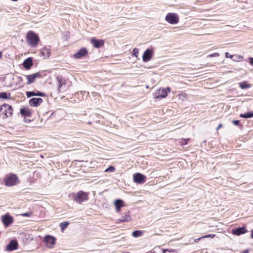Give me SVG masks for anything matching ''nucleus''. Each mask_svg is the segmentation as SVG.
<instances>
[{
  "label": "nucleus",
  "instance_id": "nucleus-1",
  "mask_svg": "<svg viewBox=\"0 0 253 253\" xmlns=\"http://www.w3.org/2000/svg\"><path fill=\"white\" fill-rule=\"evenodd\" d=\"M26 40L28 43L33 47L37 46L40 38L38 35L32 31H29L26 35Z\"/></svg>",
  "mask_w": 253,
  "mask_h": 253
},
{
  "label": "nucleus",
  "instance_id": "nucleus-2",
  "mask_svg": "<svg viewBox=\"0 0 253 253\" xmlns=\"http://www.w3.org/2000/svg\"><path fill=\"white\" fill-rule=\"evenodd\" d=\"M12 107L7 104H4L0 108V113L3 114V118L10 117L12 115Z\"/></svg>",
  "mask_w": 253,
  "mask_h": 253
},
{
  "label": "nucleus",
  "instance_id": "nucleus-3",
  "mask_svg": "<svg viewBox=\"0 0 253 253\" xmlns=\"http://www.w3.org/2000/svg\"><path fill=\"white\" fill-rule=\"evenodd\" d=\"M165 20L170 24H176L179 22V16L175 13H169L167 14Z\"/></svg>",
  "mask_w": 253,
  "mask_h": 253
},
{
  "label": "nucleus",
  "instance_id": "nucleus-4",
  "mask_svg": "<svg viewBox=\"0 0 253 253\" xmlns=\"http://www.w3.org/2000/svg\"><path fill=\"white\" fill-rule=\"evenodd\" d=\"M1 220L5 227H8L14 221L13 217L9 213L7 212L1 217Z\"/></svg>",
  "mask_w": 253,
  "mask_h": 253
},
{
  "label": "nucleus",
  "instance_id": "nucleus-5",
  "mask_svg": "<svg viewBox=\"0 0 253 253\" xmlns=\"http://www.w3.org/2000/svg\"><path fill=\"white\" fill-rule=\"evenodd\" d=\"M17 180V175L12 173L5 178L4 183L6 186H12L16 184Z\"/></svg>",
  "mask_w": 253,
  "mask_h": 253
},
{
  "label": "nucleus",
  "instance_id": "nucleus-6",
  "mask_svg": "<svg viewBox=\"0 0 253 253\" xmlns=\"http://www.w3.org/2000/svg\"><path fill=\"white\" fill-rule=\"evenodd\" d=\"M146 179V176L139 172L135 173L133 175V181L137 184H141L145 183Z\"/></svg>",
  "mask_w": 253,
  "mask_h": 253
},
{
  "label": "nucleus",
  "instance_id": "nucleus-7",
  "mask_svg": "<svg viewBox=\"0 0 253 253\" xmlns=\"http://www.w3.org/2000/svg\"><path fill=\"white\" fill-rule=\"evenodd\" d=\"M18 243L16 239H12L5 247V251L11 252L18 249Z\"/></svg>",
  "mask_w": 253,
  "mask_h": 253
},
{
  "label": "nucleus",
  "instance_id": "nucleus-8",
  "mask_svg": "<svg viewBox=\"0 0 253 253\" xmlns=\"http://www.w3.org/2000/svg\"><path fill=\"white\" fill-rule=\"evenodd\" d=\"M154 50L152 48H148L144 52L142 55L143 61L145 62L150 61L154 55Z\"/></svg>",
  "mask_w": 253,
  "mask_h": 253
},
{
  "label": "nucleus",
  "instance_id": "nucleus-9",
  "mask_svg": "<svg viewBox=\"0 0 253 253\" xmlns=\"http://www.w3.org/2000/svg\"><path fill=\"white\" fill-rule=\"evenodd\" d=\"M25 76L27 79V84H30L33 83L36 78H41L42 77V74L40 72L31 75H25Z\"/></svg>",
  "mask_w": 253,
  "mask_h": 253
},
{
  "label": "nucleus",
  "instance_id": "nucleus-10",
  "mask_svg": "<svg viewBox=\"0 0 253 253\" xmlns=\"http://www.w3.org/2000/svg\"><path fill=\"white\" fill-rule=\"evenodd\" d=\"M43 241L47 247L51 248L55 244L56 238L51 235H47L44 237Z\"/></svg>",
  "mask_w": 253,
  "mask_h": 253
},
{
  "label": "nucleus",
  "instance_id": "nucleus-11",
  "mask_svg": "<svg viewBox=\"0 0 253 253\" xmlns=\"http://www.w3.org/2000/svg\"><path fill=\"white\" fill-rule=\"evenodd\" d=\"M87 199V195L84 192L80 191L74 197V200L79 203H82Z\"/></svg>",
  "mask_w": 253,
  "mask_h": 253
},
{
  "label": "nucleus",
  "instance_id": "nucleus-12",
  "mask_svg": "<svg viewBox=\"0 0 253 253\" xmlns=\"http://www.w3.org/2000/svg\"><path fill=\"white\" fill-rule=\"evenodd\" d=\"M248 232V231L247 230L246 226H245L243 227H238L237 228H235L234 229H232L231 230L232 234L236 236H240L242 234L246 233Z\"/></svg>",
  "mask_w": 253,
  "mask_h": 253
},
{
  "label": "nucleus",
  "instance_id": "nucleus-13",
  "mask_svg": "<svg viewBox=\"0 0 253 253\" xmlns=\"http://www.w3.org/2000/svg\"><path fill=\"white\" fill-rule=\"evenodd\" d=\"M88 51L85 47H82L73 56L75 59H80L87 55Z\"/></svg>",
  "mask_w": 253,
  "mask_h": 253
},
{
  "label": "nucleus",
  "instance_id": "nucleus-14",
  "mask_svg": "<svg viewBox=\"0 0 253 253\" xmlns=\"http://www.w3.org/2000/svg\"><path fill=\"white\" fill-rule=\"evenodd\" d=\"M91 43L93 45L95 48H99L103 46L104 44V40H99L95 38H91L90 40Z\"/></svg>",
  "mask_w": 253,
  "mask_h": 253
},
{
  "label": "nucleus",
  "instance_id": "nucleus-15",
  "mask_svg": "<svg viewBox=\"0 0 253 253\" xmlns=\"http://www.w3.org/2000/svg\"><path fill=\"white\" fill-rule=\"evenodd\" d=\"M43 102L41 98H32L29 100V104L31 106L38 107Z\"/></svg>",
  "mask_w": 253,
  "mask_h": 253
},
{
  "label": "nucleus",
  "instance_id": "nucleus-16",
  "mask_svg": "<svg viewBox=\"0 0 253 253\" xmlns=\"http://www.w3.org/2000/svg\"><path fill=\"white\" fill-rule=\"evenodd\" d=\"M40 53L41 56L44 57V58H48L51 55V50L45 46L41 49Z\"/></svg>",
  "mask_w": 253,
  "mask_h": 253
},
{
  "label": "nucleus",
  "instance_id": "nucleus-17",
  "mask_svg": "<svg viewBox=\"0 0 253 253\" xmlns=\"http://www.w3.org/2000/svg\"><path fill=\"white\" fill-rule=\"evenodd\" d=\"M33 65V58L28 57L23 62V66L26 70H29Z\"/></svg>",
  "mask_w": 253,
  "mask_h": 253
},
{
  "label": "nucleus",
  "instance_id": "nucleus-18",
  "mask_svg": "<svg viewBox=\"0 0 253 253\" xmlns=\"http://www.w3.org/2000/svg\"><path fill=\"white\" fill-rule=\"evenodd\" d=\"M168 93L166 91V89L165 88H163L162 89L158 90L156 92L155 98L156 99H158L160 98H163L166 97Z\"/></svg>",
  "mask_w": 253,
  "mask_h": 253
},
{
  "label": "nucleus",
  "instance_id": "nucleus-19",
  "mask_svg": "<svg viewBox=\"0 0 253 253\" xmlns=\"http://www.w3.org/2000/svg\"><path fill=\"white\" fill-rule=\"evenodd\" d=\"M116 210L117 212H119L121 209L125 206V203L121 199H117L114 202Z\"/></svg>",
  "mask_w": 253,
  "mask_h": 253
},
{
  "label": "nucleus",
  "instance_id": "nucleus-20",
  "mask_svg": "<svg viewBox=\"0 0 253 253\" xmlns=\"http://www.w3.org/2000/svg\"><path fill=\"white\" fill-rule=\"evenodd\" d=\"M129 211H128L127 213H124L121 217V218L118 219L117 220V222L118 223H121L123 222H128L131 220V216L128 214Z\"/></svg>",
  "mask_w": 253,
  "mask_h": 253
},
{
  "label": "nucleus",
  "instance_id": "nucleus-21",
  "mask_svg": "<svg viewBox=\"0 0 253 253\" xmlns=\"http://www.w3.org/2000/svg\"><path fill=\"white\" fill-rule=\"evenodd\" d=\"M21 115L24 117H30L32 116L31 110L29 108H23L20 110Z\"/></svg>",
  "mask_w": 253,
  "mask_h": 253
},
{
  "label": "nucleus",
  "instance_id": "nucleus-22",
  "mask_svg": "<svg viewBox=\"0 0 253 253\" xmlns=\"http://www.w3.org/2000/svg\"><path fill=\"white\" fill-rule=\"evenodd\" d=\"M239 85L241 88L243 89L250 88L252 86L251 84H249L247 81L240 82Z\"/></svg>",
  "mask_w": 253,
  "mask_h": 253
},
{
  "label": "nucleus",
  "instance_id": "nucleus-23",
  "mask_svg": "<svg viewBox=\"0 0 253 253\" xmlns=\"http://www.w3.org/2000/svg\"><path fill=\"white\" fill-rule=\"evenodd\" d=\"M240 117L242 118H252L253 117V111H249L244 114H241Z\"/></svg>",
  "mask_w": 253,
  "mask_h": 253
},
{
  "label": "nucleus",
  "instance_id": "nucleus-24",
  "mask_svg": "<svg viewBox=\"0 0 253 253\" xmlns=\"http://www.w3.org/2000/svg\"><path fill=\"white\" fill-rule=\"evenodd\" d=\"M11 97L10 93L7 92H0V98L4 99H10Z\"/></svg>",
  "mask_w": 253,
  "mask_h": 253
},
{
  "label": "nucleus",
  "instance_id": "nucleus-25",
  "mask_svg": "<svg viewBox=\"0 0 253 253\" xmlns=\"http://www.w3.org/2000/svg\"><path fill=\"white\" fill-rule=\"evenodd\" d=\"M143 234L141 230H135L132 233V235L134 238L141 237Z\"/></svg>",
  "mask_w": 253,
  "mask_h": 253
},
{
  "label": "nucleus",
  "instance_id": "nucleus-26",
  "mask_svg": "<svg viewBox=\"0 0 253 253\" xmlns=\"http://www.w3.org/2000/svg\"><path fill=\"white\" fill-rule=\"evenodd\" d=\"M56 79L58 81L59 87H61L62 85L65 84V81L62 78L61 76H58L56 77Z\"/></svg>",
  "mask_w": 253,
  "mask_h": 253
},
{
  "label": "nucleus",
  "instance_id": "nucleus-27",
  "mask_svg": "<svg viewBox=\"0 0 253 253\" xmlns=\"http://www.w3.org/2000/svg\"><path fill=\"white\" fill-rule=\"evenodd\" d=\"M69 224V222L68 221L61 222L60 224V227L61 231L63 232Z\"/></svg>",
  "mask_w": 253,
  "mask_h": 253
},
{
  "label": "nucleus",
  "instance_id": "nucleus-28",
  "mask_svg": "<svg viewBox=\"0 0 253 253\" xmlns=\"http://www.w3.org/2000/svg\"><path fill=\"white\" fill-rule=\"evenodd\" d=\"M189 140V138H182L179 141V143L181 146H183L184 145L187 144Z\"/></svg>",
  "mask_w": 253,
  "mask_h": 253
},
{
  "label": "nucleus",
  "instance_id": "nucleus-29",
  "mask_svg": "<svg viewBox=\"0 0 253 253\" xmlns=\"http://www.w3.org/2000/svg\"><path fill=\"white\" fill-rule=\"evenodd\" d=\"M232 123L236 126H239V127L242 129L243 127V125L240 124V122L239 120H233L232 121Z\"/></svg>",
  "mask_w": 253,
  "mask_h": 253
},
{
  "label": "nucleus",
  "instance_id": "nucleus-30",
  "mask_svg": "<svg viewBox=\"0 0 253 253\" xmlns=\"http://www.w3.org/2000/svg\"><path fill=\"white\" fill-rule=\"evenodd\" d=\"M234 59H233V61H240L243 60V57L241 55H234Z\"/></svg>",
  "mask_w": 253,
  "mask_h": 253
},
{
  "label": "nucleus",
  "instance_id": "nucleus-31",
  "mask_svg": "<svg viewBox=\"0 0 253 253\" xmlns=\"http://www.w3.org/2000/svg\"><path fill=\"white\" fill-rule=\"evenodd\" d=\"M26 94L27 98H30L32 96H35V92L34 91H27Z\"/></svg>",
  "mask_w": 253,
  "mask_h": 253
},
{
  "label": "nucleus",
  "instance_id": "nucleus-32",
  "mask_svg": "<svg viewBox=\"0 0 253 253\" xmlns=\"http://www.w3.org/2000/svg\"><path fill=\"white\" fill-rule=\"evenodd\" d=\"M138 54H139V49H138V48H134L132 50V55L133 56H135L136 57H137V56L138 55Z\"/></svg>",
  "mask_w": 253,
  "mask_h": 253
},
{
  "label": "nucleus",
  "instance_id": "nucleus-33",
  "mask_svg": "<svg viewBox=\"0 0 253 253\" xmlns=\"http://www.w3.org/2000/svg\"><path fill=\"white\" fill-rule=\"evenodd\" d=\"M35 96L44 97L46 96V95L44 92H41L40 91H37L35 92Z\"/></svg>",
  "mask_w": 253,
  "mask_h": 253
},
{
  "label": "nucleus",
  "instance_id": "nucleus-34",
  "mask_svg": "<svg viewBox=\"0 0 253 253\" xmlns=\"http://www.w3.org/2000/svg\"><path fill=\"white\" fill-rule=\"evenodd\" d=\"M115 170V168L113 166H110L108 168H107L105 171V172H113Z\"/></svg>",
  "mask_w": 253,
  "mask_h": 253
},
{
  "label": "nucleus",
  "instance_id": "nucleus-35",
  "mask_svg": "<svg viewBox=\"0 0 253 253\" xmlns=\"http://www.w3.org/2000/svg\"><path fill=\"white\" fill-rule=\"evenodd\" d=\"M32 214L31 212H27L22 214V215L25 217H30Z\"/></svg>",
  "mask_w": 253,
  "mask_h": 253
},
{
  "label": "nucleus",
  "instance_id": "nucleus-36",
  "mask_svg": "<svg viewBox=\"0 0 253 253\" xmlns=\"http://www.w3.org/2000/svg\"><path fill=\"white\" fill-rule=\"evenodd\" d=\"M215 236V234H209L207 235H205L204 236L201 237V238H213Z\"/></svg>",
  "mask_w": 253,
  "mask_h": 253
},
{
  "label": "nucleus",
  "instance_id": "nucleus-37",
  "mask_svg": "<svg viewBox=\"0 0 253 253\" xmlns=\"http://www.w3.org/2000/svg\"><path fill=\"white\" fill-rule=\"evenodd\" d=\"M225 57L226 58H232L234 57V55H230L228 52L225 53Z\"/></svg>",
  "mask_w": 253,
  "mask_h": 253
},
{
  "label": "nucleus",
  "instance_id": "nucleus-38",
  "mask_svg": "<svg viewBox=\"0 0 253 253\" xmlns=\"http://www.w3.org/2000/svg\"><path fill=\"white\" fill-rule=\"evenodd\" d=\"M219 55L218 53L215 52L209 55L210 57H217Z\"/></svg>",
  "mask_w": 253,
  "mask_h": 253
},
{
  "label": "nucleus",
  "instance_id": "nucleus-39",
  "mask_svg": "<svg viewBox=\"0 0 253 253\" xmlns=\"http://www.w3.org/2000/svg\"><path fill=\"white\" fill-rule=\"evenodd\" d=\"M248 60L250 64L252 66H253V57H249Z\"/></svg>",
  "mask_w": 253,
  "mask_h": 253
},
{
  "label": "nucleus",
  "instance_id": "nucleus-40",
  "mask_svg": "<svg viewBox=\"0 0 253 253\" xmlns=\"http://www.w3.org/2000/svg\"><path fill=\"white\" fill-rule=\"evenodd\" d=\"M174 252V250H169V249H163V253H166V252Z\"/></svg>",
  "mask_w": 253,
  "mask_h": 253
},
{
  "label": "nucleus",
  "instance_id": "nucleus-41",
  "mask_svg": "<svg viewBox=\"0 0 253 253\" xmlns=\"http://www.w3.org/2000/svg\"><path fill=\"white\" fill-rule=\"evenodd\" d=\"M17 79L18 80V82H22L23 80H22V78L20 76H19V77H17Z\"/></svg>",
  "mask_w": 253,
  "mask_h": 253
},
{
  "label": "nucleus",
  "instance_id": "nucleus-42",
  "mask_svg": "<svg viewBox=\"0 0 253 253\" xmlns=\"http://www.w3.org/2000/svg\"><path fill=\"white\" fill-rule=\"evenodd\" d=\"M166 89V91L167 92H170V90H171V89L169 87H167L166 88H165Z\"/></svg>",
  "mask_w": 253,
  "mask_h": 253
},
{
  "label": "nucleus",
  "instance_id": "nucleus-43",
  "mask_svg": "<svg viewBox=\"0 0 253 253\" xmlns=\"http://www.w3.org/2000/svg\"><path fill=\"white\" fill-rule=\"evenodd\" d=\"M222 125L221 124H220L218 125V126L217 127V128H216V129L217 130H218V129H219L221 127H222Z\"/></svg>",
  "mask_w": 253,
  "mask_h": 253
},
{
  "label": "nucleus",
  "instance_id": "nucleus-44",
  "mask_svg": "<svg viewBox=\"0 0 253 253\" xmlns=\"http://www.w3.org/2000/svg\"><path fill=\"white\" fill-rule=\"evenodd\" d=\"M202 238L200 237L197 239H196L194 240L195 242H198L199 241H200Z\"/></svg>",
  "mask_w": 253,
  "mask_h": 253
},
{
  "label": "nucleus",
  "instance_id": "nucleus-45",
  "mask_svg": "<svg viewBox=\"0 0 253 253\" xmlns=\"http://www.w3.org/2000/svg\"><path fill=\"white\" fill-rule=\"evenodd\" d=\"M251 237L253 239V229L251 231Z\"/></svg>",
  "mask_w": 253,
  "mask_h": 253
},
{
  "label": "nucleus",
  "instance_id": "nucleus-46",
  "mask_svg": "<svg viewBox=\"0 0 253 253\" xmlns=\"http://www.w3.org/2000/svg\"><path fill=\"white\" fill-rule=\"evenodd\" d=\"M155 253V252H150V253Z\"/></svg>",
  "mask_w": 253,
  "mask_h": 253
},
{
  "label": "nucleus",
  "instance_id": "nucleus-47",
  "mask_svg": "<svg viewBox=\"0 0 253 253\" xmlns=\"http://www.w3.org/2000/svg\"><path fill=\"white\" fill-rule=\"evenodd\" d=\"M1 52H0V57H1Z\"/></svg>",
  "mask_w": 253,
  "mask_h": 253
},
{
  "label": "nucleus",
  "instance_id": "nucleus-48",
  "mask_svg": "<svg viewBox=\"0 0 253 253\" xmlns=\"http://www.w3.org/2000/svg\"><path fill=\"white\" fill-rule=\"evenodd\" d=\"M27 122H30V120H27Z\"/></svg>",
  "mask_w": 253,
  "mask_h": 253
}]
</instances>
